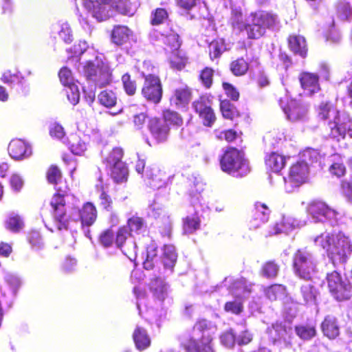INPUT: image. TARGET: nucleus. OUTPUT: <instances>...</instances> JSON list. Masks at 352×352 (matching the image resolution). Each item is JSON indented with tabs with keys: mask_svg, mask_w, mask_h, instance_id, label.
Returning <instances> with one entry per match:
<instances>
[{
	"mask_svg": "<svg viewBox=\"0 0 352 352\" xmlns=\"http://www.w3.org/2000/svg\"><path fill=\"white\" fill-rule=\"evenodd\" d=\"M309 174V163L298 161L289 169L287 177H284L285 188L287 192H291L294 188L305 183Z\"/></svg>",
	"mask_w": 352,
	"mask_h": 352,
	"instance_id": "nucleus-9",
	"label": "nucleus"
},
{
	"mask_svg": "<svg viewBox=\"0 0 352 352\" xmlns=\"http://www.w3.org/2000/svg\"><path fill=\"white\" fill-rule=\"evenodd\" d=\"M93 17L102 21L113 16L115 12L122 14L132 15L129 0H89V11Z\"/></svg>",
	"mask_w": 352,
	"mask_h": 352,
	"instance_id": "nucleus-2",
	"label": "nucleus"
},
{
	"mask_svg": "<svg viewBox=\"0 0 352 352\" xmlns=\"http://www.w3.org/2000/svg\"><path fill=\"white\" fill-rule=\"evenodd\" d=\"M46 178L50 184L57 186L62 179V173L56 165H51L46 173Z\"/></svg>",
	"mask_w": 352,
	"mask_h": 352,
	"instance_id": "nucleus-50",
	"label": "nucleus"
},
{
	"mask_svg": "<svg viewBox=\"0 0 352 352\" xmlns=\"http://www.w3.org/2000/svg\"><path fill=\"white\" fill-rule=\"evenodd\" d=\"M320 158L319 153L317 150L308 148L304 151L299 161L307 162L309 166L315 162H317Z\"/></svg>",
	"mask_w": 352,
	"mask_h": 352,
	"instance_id": "nucleus-56",
	"label": "nucleus"
},
{
	"mask_svg": "<svg viewBox=\"0 0 352 352\" xmlns=\"http://www.w3.org/2000/svg\"><path fill=\"white\" fill-rule=\"evenodd\" d=\"M56 192L53 195L50 205L52 209V215L56 228L58 230H67L69 216L67 214L65 197L68 195L69 188L56 187Z\"/></svg>",
	"mask_w": 352,
	"mask_h": 352,
	"instance_id": "nucleus-7",
	"label": "nucleus"
},
{
	"mask_svg": "<svg viewBox=\"0 0 352 352\" xmlns=\"http://www.w3.org/2000/svg\"><path fill=\"white\" fill-rule=\"evenodd\" d=\"M248 63L243 58H238L230 63V68L235 76H243L248 70Z\"/></svg>",
	"mask_w": 352,
	"mask_h": 352,
	"instance_id": "nucleus-47",
	"label": "nucleus"
},
{
	"mask_svg": "<svg viewBox=\"0 0 352 352\" xmlns=\"http://www.w3.org/2000/svg\"><path fill=\"white\" fill-rule=\"evenodd\" d=\"M58 78L61 84L65 87L76 85L72 71L67 67H63L58 72Z\"/></svg>",
	"mask_w": 352,
	"mask_h": 352,
	"instance_id": "nucleus-54",
	"label": "nucleus"
},
{
	"mask_svg": "<svg viewBox=\"0 0 352 352\" xmlns=\"http://www.w3.org/2000/svg\"><path fill=\"white\" fill-rule=\"evenodd\" d=\"M111 39L117 45H122L133 39V34L126 26H115L111 33Z\"/></svg>",
	"mask_w": 352,
	"mask_h": 352,
	"instance_id": "nucleus-22",
	"label": "nucleus"
},
{
	"mask_svg": "<svg viewBox=\"0 0 352 352\" xmlns=\"http://www.w3.org/2000/svg\"><path fill=\"white\" fill-rule=\"evenodd\" d=\"M220 108L222 115L225 118L232 120L235 116H238V112L235 107L228 100L221 101Z\"/></svg>",
	"mask_w": 352,
	"mask_h": 352,
	"instance_id": "nucleus-52",
	"label": "nucleus"
},
{
	"mask_svg": "<svg viewBox=\"0 0 352 352\" xmlns=\"http://www.w3.org/2000/svg\"><path fill=\"white\" fill-rule=\"evenodd\" d=\"M19 72H12L10 70L6 71L1 78V80L10 86H12L15 82H20Z\"/></svg>",
	"mask_w": 352,
	"mask_h": 352,
	"instance_id": "nucleus-62",
	"label": "nucleus"
},
{
	"mask_svg": "<svg viewBox=\"0 0 352 352\" xmlns=\"http://www.w3.org/2000/svg\"><path fill=\"white\" fill-rule=\"evenodd\" d=\"M277 21L276 15L259 11L252 13L246 20L244 30H246L248 38H258L263 36L267 28H273Z\"/></svg>",
	"mask_w": 352,
	"mask_h": 352,
	"instance_id": "nucleus-6",
	"label": "nucleus"
},
{
	"mask_svg": "<svg viewBox=\"0 0 352 352\" xmlns=\"http://www.w3.org/2000/svg\"><path fill=\"white\" fill-rule=\"evenodd\" d=\"M209 103L210 101L207 98L201 97L193 103V106L203 120L204 124L210 126L215 121L216 117Z\"/></svg>",
	"mask_w": 352,
	"mask_h": 352,
	"instance_id": "nucleus-17",
	"label": "nucleus"
},
{
	"mask_svg": "<svg viewBox=\"0 0 352 352\" xmlns=\"http://www.w3.org/2000/svg\"><path fill=\"white\" fill-rule=\"evenodd\" d=\"M65 91L67 95L68 100L72 104H76L80 98V93L76 85H69L65 87Z\"/></svg>",
	"mask_w": 352,
	"mask_h": 352,
	"instance_id": "nucleus-60",
	"label": "nucleus"
},
{
	"mask_svg": "<svg viewBox=\"0 0 352 352\" xmlns=\"http://www.w3.org/2000/svg\"><path fill=\"white\" fill-rule=\"evenodd\" d=\"M157 260V247L151 244L146 249V259L143 263L144 269L149 270L153 268Z\"/></svg>",
	"mask_w": 352,
	"mask_h": 352,
	"instance_id": "nucleus-48",
	"label": "nucleus"
},
{
	"mask_svg": "<svg viewBox=\"0 0 352 352\" xmlns=\"http://www.w3.org/2000/svg\"><path fill=\"white\" fill-rule=\"evenodd\" d=\"M290 329H287L285 325L282 322H276L272 325V329L270 330V336L275 343L277 341L283 340L284 343L287 344L289 342L288 340Z\"/></svg>",
	"mask_w": 352,
	"mask_h": 352,
	"instance_id": "nucleus-29",
	"label": "nucleus"
},
{
	"mask_svg": "<svg viewBox=\"0 0 352 352\" xmlns=\"http://www.w3.org/2000/svg\"><path fill=\"white\" fill-rule=\"evenodd\" d=\"M287 157L276 152H272L265 156L267 168L274 173H279L285 166Z\"/></svg>",
	"mask_w": 352,
	"mask_h": 352,
	"instance_id": "nucleus-24",
	"label": "nucleus"
},
{
	"mask_svg": "<svg viewBox=\"0 0 352 352\" xmlns=\"http://www.w3.org/2000/svg\"><path fill=\"white\" fill-rule=\"evenodd\" d=\"M270 212L265 204L256 202L252 218L249 221L250 229L256 230L264 225L269 219Z\"/></svg>",
	"mask_w": 352,
	"mask_h": 352,
	"instance_id": "nucleus-16",
	"label": "nucleus"
},
{
	"mask_svg": "<svg viewBox=\"0 0 352 352\" xmlns=\"http://www.w3.org/2000/svg\"><path fill=\"white\" fill-rule=\"evenodd\" d=\"M163 213V210L156 204H154L153 206H151L150 211L148 212L149 215L154 217L155 219H158L160 217L161 215H162V219L164 221V227L160 230V232L162 236L169 237L172 229L171 221L168 216Z\"/></svg>",
	"mask_w": 352,
	"mask_h": 352,
	"instance_id": "nucleus-25",
	"label": "nucleus"
},
{
	"mask_svg": "<svg viewBox=\"0 0 352 352\" xmlns=\"http://www.w3.org/2000/svg\"><path fill=\"white\" fill-rule=\"evenodd\" d=\"M324 335L330 339L336 338L340 333L337 319L333 316H327L321 324Z\"/></svg>",
	"mask_w": 352,
	"mask_h": 352,
	"instance_id": "nucleus-26",
	"label": "nucleus"
},
{
	"mask_svg": "<svg viewBox=\"0 0 352 352\" xmlns=\"http://www.w3.org/2000/svg\"><path fill=\"white\" fill-rule=\"evenodd\" d=\"M10 157L16 160H23L32 153L31 147L21 139L12 140L8 145Z\"/></svg>",
	"mask_w": 352,
	"mask_h": 352,
	"instance_id": "nucleus-18",
	"label": "nucleus"
},
{
	"mask_svg": "<svg viewBox=\"0 0 352 352\" xmlns=\"http://www.w3.org/2000/svg\"><path fill=\"white\" fill-rule=\"evenodd\" d=\"M332 296L338 301L345 300L351 296V286L346 279L336 286V289L329 290Z\"/></svg>",
	"mask_w": 352,
	"mask_h": 352,
	"instance_id": "nucleus-33",
	"label": "nucleus"
},
{
	"mask_svg": "<svg viewBox=\"0 0 352 352\" xmlns=\"http://www.w3.org/2000/svg\"><path fill=\"white\" fill-rule=\"evenodd\" d=\"M285 287L282 285H273L265 289V295L270 300L280 299L285 294Z\"/></svg>",
	"mask_w": 352,
	"mask_h": 352,
	"instance_id": "nucleus-45",
	"label": "nucleus"
},
{
	"mask_svg": "<svg viewBox=\"0 0 352 352\" xmlns=\"http://www.w3.org/2000/svg\"><path fill=\"white\" fill-rule=\"evenodd\" d=\"M314 242L326 250L333 265L346 263L352 252V243L342 232L322 233L315 238Z\"/></svg>",
	"mask_w": 352,
	"mask_h": 352,
	"instance_id": "nucleus-1",
	"label": "nucleus"
},
{
	"mask_svg": "<svg viewBox=\"0 0 352 352\" xmlns=\"http://www.w3.org/2000/svg\"><path fill=\"white\" fill-rule=\"evenodd\" d=\"M150 289L153 296L161 302L168 296L170 292L169 285L160 277L156 278L151 282Z\"/></svg>",
	"mask_w": 352,
	"mask_h": 352,
	"instance_id": "nucleus-21",
	"label": "nucleus"
},
{
	"mask_svg": "<svg viewBox=\"0 0 352 352\" xmlns=\"http://www.w3.org/2000/svg\"><path fill=\"white\" fill-rule=\"evenodd\" d=\"M200 226V221L198 216L195 214L184 219L183 228L186 234H191L198 230Z\"/></svg>",
	"mask_w": 352,
	"mask_h": 352,
	"instance_id": "nucleus-44",
	"label": "nucleus"
},
{
	"mask_svg": "<svg viewBox=\"0 0 352 352\" xmlns=\"http://www.w3.org/2000/svg\"><path fill=\"white\" fill-rule=\"evenodd\" d=\"M279 270L278 265L274 261L267 262L262 267L263 276L267 278H274L276 276Z\"/></svg>",
	"mask_w": 352,
	"mask_h": 352,
	"instance_id": "nucleus-58",
	"label": "nucleus"
},
{
	"mask_svg": "<svg viewBox=\"0 0 352 352\" xmlns=\"http://www.w3.org/2000/svg\"><path fill=\"white\" fill-rule=\"evenodd\" d=\"M307 212L314 222H329L331 226L338 223L340 215L335 210L320 201L310 203L307 207Z\"/></svg>",
	"mask_w": 352,
	"mask_h": 352,
	"instance_id": "nucleus-10",
	"label": "nucleus"
},
{
	"mask_svg": "<svg viewBox=\"0 0 352 352\" xmlns=\"http://www.w3.org/2000/svg\"><path fill=\"white\" fill-rule=\"evenodd\" d=\"M97 99L100 104L107 108L114 107L117 102L116 94L109 89L103 90L98 94Z\"/></svg>",
	"mask_w": 352,
	"mask_h": 352,
	"instance_id": "nucleus-40",
	"label": "nucleus"
},
{
	"mask_svg": "<svg viewBox=\"0 0 352 352\" xmlns=\"http://www.w3.org/2000/svg\"><path fill=\"white\" fill-rule=\"evenodd\" d=\"M144 82L142 88V94L148 102L157 104L162 96V86L160 78L153 74L142 72Z\"/></svg>",
	"mask_w": 352,
	"mask_h": 352,
	"instance_id": "nucleus-11",
	"label": "nucleus"
},
{
	"mask_svg": "<svg viewBox=\"0 0 352 352\" xmlns=\"http://www.w3.org/2000/svg\"><path fill=\"white\" fill-rule=\"evenodd\" d=\"M296 334L303 340H309L316 334V326L313 323H305L295 327Z\"/></svg>",
	"mask_w": 352,
	"mask_h": 352,
	"instance_id": "nucleus-35",
	"label": "nucleus"
},
{
	"mask_svg": "<svg viewBox=\"0 0 352 352\" xmlns=\"http://www.w3.org/2000/svg\"><path fill=\"white\" fill-rule=\"evenodd\" d=\"M336 14L342 21H349L352 17V9L349 3L340 1L336 7Z\"/></svg>",
	"mask_w": 352,
	"mask_h": 352,
	"instance_id": "nucleus-46",
	"label": "nucleus"
},
{
	"mask_svg": "<svg viewBox=\"0 0 352 352\" xmlns=\"http://www.w3.org/2000/svg\"><path fill=\"white\" fill-rule=\"evenodd\" d=\"M299 79L302 89L308 94L316 93L320 89L317 74L303 72L300 75Z\"/></svg>",
	"mask_w": 352,
	"mask_h": 352,
	"instance_id": "nucleus-23",
	"label": "nucleus"
},
{
	"mask_svg": "<svg viewBox=\"0 0 352 352\" xmlns=\"http://www.w3.org/2000/svg\"><path fill=\"white\" fill-rule=\"evenodd\" d=\"M190 99V93L187 87H182L175 90L174 96L171 98V102L176 106L183 107L188 104Z\"/></svg>",
	"mask_w": 352,
	"mask_h": 352,
	"instance_id": "nucleus-41",
	"label": "nucleus"
},
{
	"mask_svg": "<svg viewBox=\"0 0 352 352\" xmlns=\"http://www.w3.org/2000/svg\"><path fill=\"white\" fill-rule=\"evenodd\" d=\"M188 186L190 187L189 195L191 197V203L194 206L199 202V195L203 191V184L194 177L192 179H190L188 181Z\"/></svg>",
	"mask_w": 352,
	"mask_h": 352,
	"instance_id": "nucleus-38",
	"label": "nucleus"
},
{
	"mask_svg": "<svg viewBox=\"0 0 352 352\" xmlns=\"http://www.w3.org/2000/svg\"><path fill=\"white\" fill-rule=\"evenodd\" d=\"M217 330L216 326L206 319H201L194 326V331H199L202 333V338L200 342H206L208 336L212 339V335Z\"/></svg>",
	"mask_w": 352,
	"mask_h": 352,
	"instance_id": "nucleus-31",
	"label": "nucleus"
},
{
	"mask_svg": "<svg viewBox=\"0 0 352 352\" xmlns=\"http://www.w3.org/2000/svg\"><path fill=\"white\" fill-rule=\"evenodd\" d=\"M318 114L320 119L328 120L330 137H340L344 131H342V128H337L338 126H342L349 121L347 113L338 111L329 102L321 103L318 108Z\"/></svg>",
	"mask_w": 352,
	"mask_h": 352,
	"instance_id": "nucleus-5",
	"label": "nucleus"
},
{
	"mask_svg": "<svg viewBox=\"0 0 352 352\" xmlns=\"http://www.w3.org/2000/svg\"><path fill=\"white\" fill-rule=\"evenodd\" d=\"M186 349L188 352H214L210 336L207 338L206 342H198L196 340L191 339L186 345Z\"/></svg>",
	"mask_w": 352,
	"mask_h": 352,
	"instance_id": "nucleus-28",
	"label": "nucleus"
},
{
	"mask_svg": "<svg viewBox=\"0 0 352 352\" xmlns=\"http://www.w3.org/2000/svg\"><path fill=\"white\" fill-rule=\"evenodd\" d=\"M296 221L291 217L282 216L268 229L267 235L272 236L280 233H287L295 227Z\"/></svg>",
	"mask_w": 352,
	"mask_h": 352,
	"instance_id": "nucleus-20",
	"label": "nucleus"
},
{
	"mask_svg": "<svg viewBox=\"0 0 352 352\" xmlns=\"http://www.w3.org/2000/svg\"><path fill=\"white\" fill-rule=\"evenodd\" d=\"M115 243L131 261L135 258L137 246L131 238V233L126 226H123L118 230Z\"/></svg>",
	"mask_w": 352,
	"mask_h": 352,
	"instance_id": "nucleus-13",
	"label": "nucleus"
},
{
	"mask_svg": "<svg viewBox=\"0 0 352 352\" xmlns=\"http://www.w3.org/2000/svg\"><path fill=\"white\" fill-rule=\"evenodd\" d=\"M170 54V55L168 56V60L170 67L179 70L184 68L186 62L184 58L179 55V51L177 50V52H171Z\"/></svg>",
	"mask_w": 352,
	"mask_h": 352,
	"instance_id": "nucleus-57",
	"label": "nucleus"
},
{
	"mask_svg": "<svg viewBox=\"0 0 352 352\" xmlns=\"http://www.w3.org/2000/svg\"><path fill=\"white\" fill-rule=\"evenodd\" d=\"M221 170L230 175L241 177L250 172L248 161L243 153L235 148H228L220 160Z\"/></svg>",
	"mask_w": 352,
	"mask_h": 352,
	"instance_id": "nucleus-3",
	"label": "nucleus"
},
{
	"mask_svg": "<svg viewBox=\"0 0 352 352\" xmlns=\"http://www.w3.org/2000/svg\"><path fill=\"white\" fill-rule=\"evenodd\" d=\"M224 50L225 47L222 41H212L209 45V53L211 59L219 58Z\"/></svg>",
	"mask_w": 352,
	"mask_h": 352,
	"instance_id": "nucleus-59",
	"label": "nucleus"
},
{
	"mask_svg": "<svg viewBox=\"0 0 352 352\" xmlns=\"http://www.w3.org/2000/svg\"><path fill=\"white\" fill-rule=\"evenodd\" d=\"M317 262L314 255L306 250H298L293 258V268L300 278L310 280L316 272Z\"/></svg>",
	"mask_w": 352,
	"mask_h": 352,
	"instance_id": "nucleus-8",
	"label": "nucleus"
},
{
	"mask_svg": "<svg viewBox=\"0 0 352 352\" xmlns=\"http://www.w3.org/2000/svg\"><path fill=\"white\" fill-rule=\"evenodd\" d=\"M144 181L153 188H160L165 183L162 173L159 170L150 168H147L145 171Z\"/></svg>",
	"mask_w": 352,
	"mask_h": 352,
	"instance_id": "nucleus-27",
	"label": "nucleus"
},
{
	"mask_svg": "<svg viewBox=\"0 0 352 352\" xmlns=\"http://www.w3.org/2000/svg\"><path fill=\"white\" fill-rule=\"evenodd\" d=\"M133 341L137 349L143 351L151 344V340L145 329L137 327L133 334Z\"/></svg>",
	"mask_w": 352,
	"mask_h": 352,
	"instance_id": "nucleus-32",
	"label": "nucleus"
},
{
	"mask_svg": "<svg viewBox=\"0 0 352 352\" xmlns=\"http://www.w3.org/2000/svg\"><path fill=\"white\" fill-rule=\"evenodd\" d=\"M111 71L104 56L92 48L89 51V80L96 87L102 88L111 82Z\"/></svg>",
	"mask_w": 352,
	"mask_h": 352,
	"instance_id": "nucleus-4",
	"label": "nucleus"
},
{
	"mask_svg": "<svg viewBox=\"0 0 352 352\" xmlns=\"http://www.w3.org/2000/svg\"><path fill=\"white\" fill-rule=\"evenodd\" d=\"M161 37L162 40L166 45V47H165L166 54L170 53L171 52H177V50H179L181 44L178 34L175 33H170L166 36L162 34Z\"/></svg>",
	"mask_w": 352,
	"mask_h": 352,
	"instance_id": "nucleus-39",
	"label": "nucleus"
},
{
	"mask_svg": "<svg viewBox=\"0 0 352 352\" xmlns=\"http://www.w3.org/2000/svg\"><path fill=\"white\" fill-rule=\"evenodd\" d=\"M223 284L228 287L230 292L236 298L243 299L251 293L252 285L245 278L234 280L232 278H226Z\"/></svg>",
	"mask_w": 352,
	"mask_h": 352,
	"instance_id": "nucleus-14",
	"label": "nucleus"
},
{
	"mask_svg": "<svg viewBox=\"0 0 352 352\" xmlns=\"http://www.w3.org/2000/svg\"><path fill=\"white\" fill-rule=\"evenodd\" d=\"M344 280V279H342L340 274L336 271H333L331 273L327 274V281L329 290L336 289V286Z\"/></svg>",
	"mask_w": 352,
	"mask_h": 352,
	"instance_id": "nucleus-61",
	"label": "nucleus"
},
{
	"mask_svg": "<svg viewBox=\"0 0 352 352\" xmlns=\"http://www.w3.org/2000/svg\"><path fill=\"white\" fill-rule=\"evenodd\" d=\"M289 46L291 50L302 58L307 55V44L304 37L300 36H291L289 38Z\"/></svg>",
	"mask_w": 352,
	"mask_h": 352,
	"instance_id": "nucleus-30",
	"label": "nucleus"
},
{
	"mask_svg": "<svg viewBox=\"0 0 352 352\" xmlns=\"http://www.w3.org/2000/svg\"><path fill=\"white\" fill-rule=\"evenodd\" d=\"M6 229L13 232H19L24 227L22 217L19 214H12L5 222Z\"/></svg>",
	"mask_w": 352,
	"mask_h": 352,
	"instance_id": "nucleus-42",
	"label": "nucleus"
},
{
	"mask_svg": "<svg viewBox=\"0 0 352 352\" xmlns=\"http://www.w3.org/2000/svg\"><path fill=\"white\" fill-rule=\"evenodd\" d=\"M177 254L175 248L172 245H165L163 250V263L164 268L171 272L176 263Z\"/></svg>",
	"mask_w": 352,
	"mask_h": 352,
	"instance_id": "nucleus-34",
	"label": "nucleus"
},
{
	"mask_svg": "<svg viewBox=\"0 0 352 352\" xmlns=\"http://www.w3.org/2000/svg\"><path fill=\"white\" fill-rule=\"evenodd\" d=\"M95 188L99 193V199L101 206L106 210H109L111 204V199L107 194L105 189L107 188L103 183L101 173L99 171V176Z\"/></svg>",
	"mask_w": 352,
	"mask_h": 352,
	"instance_id": "nucleus-37",
	"label": "nucleus"
},
{
	"mask_svg": "<svg viewBox=\"0 0 352 352\" xmlns=\"http://www.w3.org/2000/svg\"><path fill=\"white\" fill-rule=\"evenodd\" d=\"M109 168L111 170V177L116 182L122 183L127 180L128 168L124 162H118Z\"/></svg>",
	"mask_w": 352,
	"mask_h": 352,
	"instance_id": "nucleus-36",
	"label": "nucleus"
},
{
	"mask_svg": "<svg viewBox=\"0 0 352 352\" xmlns=\"http://www.w3.org/2000/svg\"><path fill=\"white\" fill-rule=\"evenodd\" d=\"M122 82L124 89L128 95L133 96L135 94L136 91V82L131 79V76L128 73L124 74L122 76Z\"/></svg>",
	"mask_w": 352,
	"mask_h": 352,
	"instance_id": "nucleus-55",
	"label": "nucleus"
},
{
	"mask_svg": "<svg viewBox=\"0 0 352 352\" xmlns=\"http://www.w3.org/2000/svg\"><path fill=\"white\" fill-rule=\"evenodd\" d=\"M300 294L302 297V304L307 306H316L319 292L311 282H305L300 285Z\"/></svg>",
	"mask_w": 352,
	"mask_h": 352,
	"instance_id": "nucleus-19",
	"label": "nucleus"
},
{
	"mask_svg": "<svg viewBox=\"0 0 352 352\" xmlns=\"http://www.w3.org/2000/svg\"><path fill=\"white\" fill-rule=\"evenodd\" d=\"M126 227L129 231L140 234L144 228V221L142 218L133 216L128 219Z\"/></svg>",
	"mask_w": 352,
	"mask_h": 352,
	"instance_id": "nucleus-51",
	"label": "nucleus"
},
{
	"mask_svg": "<svg viewBox=\"0 0 352 352\" xmlns=\"http://www.w3.org/2000/svg\"><path fill=\"white\" fill-rule=\"evenodd\" d=\"M165 124H170L173 126H180L183 124L182 117L175 111L170 110H166L163 113V119Z\"/></svg>",
	"mask_w": 352,
	"mask_h": 352,
	"instance_id": "nucleus-49",
	"label": "nucleus"
},
{
	"mask_svg": "<svg viewBox=\"0 0 352 352\" xmlns=\"http://www.w3.org/2000/svg\"><path fill=\"white\" fill-rule=\"evenodd\" d=\"M148 128L157 142L160 143L167 140L169 127L163 120L157 118H151L148 122Z\"/></svg>",
	"mask_w": 352,
	"mask_h": 352,
	"instance_id": "nucleus-15",
	"label": "nucleus"
},
{
	"mask_svg": "<svg viewBox=\"0 0 352 352\" xmlns=\"http://www.w3.org/2000/svg\"><path fill=\"white\" fill-rule=\"evenodd\" d=\"M287 118L292 122L304 121L307 118L308 107L300 100H291L287 104L280 100Z\"/></svg>",
	"mask_w": 352,
	"mask_h": 352,
	"instance_id": "nucleus-12",
	"label": "nucleus"
},
{
	"mask_svg": "<svg viewBox=\"0 0 352 352\" xmlns=\"http://www.w3.org/2000/svg\"><path fill=\"white\" fill-rule=\"evenodd\" d=\"M231 21L234 28L237 29L239 31L244 30L245 23L243 21V15L241 11L236 10H232Z\"/></svg>",
	"mask_w": 352,
	"mask_h": 352,
	"instance_id": "nucleus-64",
	"label": "nucleus"
},
{
	"mask_svg": "<svg viewBox=\"0 0 352 352\" xmlns=\"http://www.w3.org/2000/svg\"><path fill=\"white\" fill-rule=\"evenodd\" d=\"M241 298H236L234 301L227 302L224 306L225 311L234 314H239L243 310Z\"/></svg>",
	"mask_w": 352,
	"mask_h": 352,
	"instance_id": "nucleus-63",
	"label": "nucleus"
},
{
	"mask_svg": "<svg viewBox=\"0 0 352 352\" xmlns=\"http://www.w3.org/2000/svg\"><path fill=\"white\" fill-rule=\"evenodd\" d=\"M123 151L121 148H114L106 159L107 168L116 165L118 162H123L122 158Z\"/></svg>",
	"mask_w": 352,
	"mask_h": 352,
	"instance_id": "nucleus-53",
	"label": "nucleus"
},
{
	"mask_svg": "<svg viewBox=\"0 0 352 352\" xmlns=\"http://www.w3.org/2000/svg\"><path fill=\"white\" fill-rule=\"evenodd\" d=\"M332 164L330 166L329 171L331 174L340 177L345 173L346 168L343 164L342 159L340 155H332Z\"/></svg>",
	"mask_w": 352,
	"mask_h": 352,
	"instance_id": "nucleus-43",
	"label": "nucleus"
}]
</instances>
